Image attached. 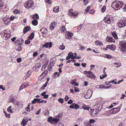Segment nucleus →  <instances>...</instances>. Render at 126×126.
<instances>
[{
  "instance_id": "nucleus-31",
  "label": "nucleus",
  "mask_w": 126,
  "mask_h": 126,
  "mask_svg": "<svg viewBox=\"0 0 126 126\" xmlns=\"http://www.w3.org/2000/svg\"><path fill=\"white\" fill-rule=\"evenodd\" d=\"M32 24L34 26L37 25L38 23V21L34 19L32 21Z\"/></svg>"
},
{
  "instance_id": "nucleus-23",
  "label": "nucleus",
  "mask_w": 126,
  "mask_h": 126,
  "mask_svg": "<svg viewBox=\"0 0 126 126\" xmlns=\"http://www.w3.org/2000/svg\"><path fill=\"white\" fill-rule=\"evenodd\" d=\"M40 32L43 34H46L47 32V30L45 28H42L40 30Z\"/></svg>"
},
{
  "instance_id": "nucleus-11",
  "label": "nucleus",
  "mask_w": 126,
  "mask_h": 126,
  "mask_svg": "<svg viewBox=\"0 0 126 126\" xmlns=\"http://www.w3.org/2000/svg\"><path fill=\"white\" fill-rule=\"evenodd\" d=\"M48 71L47 70L45 71L42 74H41L39 77V80H42L46 76V75L47 74Z\"/></svg>"
},
{
  "instance_id": "nucleus-14",
  "label": "nucleus",
  "mask_w": 126,
  "mask_h": 126,
  "mask_svg": "<svg viewBox=\"0 0 126 126\" xmlns=\"http://www.w3.org/2000/svg\"><path fill=\"white\" fill-rule=\"evenodd\" d=\"M31 72L30 70L28 71L27 73L23 77V79L25 80L29 77L31 74Z\"/></svg>"
},
{
  "instance_id": "nucleus-9",
  "label": "nucleus",
  "mask_w": 126,
  "mask_h": 126,
  "mask_svg": "<svg viewBox=\"0 0 126 126\" xmlns=\"http://www.w3.org/2000/svg\"><path fill=\"white\" fill-rule=\"evenodd\" d=\"M73 10L72 9L69 10L70 12L68 14V15L71 17H73V18H75L78 16V13L77 12L74 13L72 12Z\"/></svg>"
},
{
  "instance_id": "nucleus-55",
  "label": "nucleus",
  "mask_w": 126,
  "mask_h": 126,
  "mask_svg": "<svg viewBox=\"0 0 126 126\" xmlns=\"http://www.w3.org/2000/svg\"><path fill=\"white\" fill-rule=\"evenodd\" d=\"M15 18V17L13 16H11L10 18H9L10 19V21L13 20Z\"/></svg>"
},
{
  "instance_id": "nucleus-63",
  "label": "nucleus",
  "mask_w": 126,
  "mask_h": 126,
  "mask_svg": "<svg viewBox=\"0 0 126 126\" xmlns=\"http://www.w3.org/2000/svg\"><path fill=\"white\" fill-rule=\"evenodd\" d=\"M95 122V121L93 119H91L89 121V122L90 123H94Z\"/></svg>"
},
{
  "instance_id": "nucleus-61",
  "label": "nucleus",
  "mask_w": 126,
  "mask_h": 126,
  "mask_svg": "<svg viewBox=\"0 0 126 126\" xmlns=\"http://www.w3.org/2000/svg\"><path fill=\"white\" fill-rule=\"evenodd\" d=\"M0 89H1L3 91H4L5 89V88L4 87H3V85H2L0 86Z\"/></svg>"
},
{
  "instance_id": "nucleus-28",
  "label": "nucleus",
  "mask_w": 126,
  "mask_h": 126,
  "mask_svg": "<svg viewBox=\"0 0 126 126\" xmlns=\"http://www.w3.org/2000/svg\"><path fill=\"white\" fill-rule=\"evenodd\" d=\"M53 118L52 117L50 116L47 119V121L48 122L50 123L51 124H54V123H53V122L52 121Z\"/></svg>"
},
{
  "instance_id": "nucleus-8",
  "label": "nucleus",
  "mask_w": 126,
  "mask_h": 126,
  "mask_svg": "<svg viewBox=\"0 0 126 126\" xmlns=\"http://www.w3.org/2000/svg\"><path fill=\"white\" fill-rule=\"evenodd\" d=\"M99 111L97 110L91 109L89 112L91 116L93 117L96 116L98 113V112Z\"/></svg>"
},
{
  "instance_id": "nucleus-46",
  "label": "nucleus",
  "mask_w": 126,
  "mask_h": 126,
  "mask_svg": "<svg viewBox=\"0 0 126 126\" xmlns=\"http://www.w3.org/2000/svg\"><path fill=\"white\" fill-rule=\"evenodd\" d=\"M45 1L47 2L49 4H51L52 1L50 0H45Z\"/></svg>"
},
{
  "instance_id": "nucleus-29",
  "label": "nucleus",
  "mask_w": 126,
  "mask_h": 126,
  "mask_svg": "<svg viewBox=\"0 0 126 126\" xmlns=\"http://www.w3.org/2000/svg\"><path fill=\"white\" fill-rule=\"evenodd\" d=\"M59 8L58 6H56L53 9V11L54 12L57 13L59 11Z\"/></svg>"
},
{
  "instance_id": "nucleus-53",
  "label": "nucleus",
  "mask_w": 126,
  "mask_h": 126,
  "mask_svg": "<svg viewBox=\"0 0 126 126\" xmlns=\"http://www.w3.org/2000/svg\"><path fill=\"white\" fill-rule=\"evenodd\" d=\"M22 49V47L21 46H18V48L17 49V50L18 51H20Z\"/></svg>"
},
{
  "instance_id": "nucleus-62",
  "label": "nucleus",
  "mask_w": 126,
  "mask_h": 126,
  "mask_svg": "<svg viewBox=\"0 0 126 126\" xmlns=\"http://www.w3.org/2000/svg\"><path fill=\"white\" fill-rule=\"evenodd\" d=\"M95 26V24H90V27H91V29H92L93 27H94Z\"/></svg>"
},
{
  "instance_id": "nucleus-5",
  "label": "nucleus",
  "mask_w": 126,
  "mask_h": 126,
  "mask_svg": "<svg viewBox=\"0 0 126 126\" xmlns=\"http://www.w3.org/2000/svg\"><path fill=\"white\" fill-rule=\"evenodd\" d=\"M34 4L33 2V1L29 0L27 1L25 4V7L27 9H30L33 6Z\"/></svg>"
},
{
  "instance_id": "nucleus-40",
  "label": "nucleus",
  "mask_w": 126,
  "mask_h": 126,
  "mask_svg": "<svg viewBox=\"0 0 126 126\" xmlns=\"http://www.w3.org/2000/svg\"><path fill=\"white\" fill-rule=\"evenodd\" d=\"M11 107H12L11 106H9L7 109V110L8 111H9L11 113H12L13 111L11 109Z\"/></svg>"
},
{
  "instance_id": "nucleus-17",
  "label": "nucleus",
  "mask_w": 126,
  "mask_h": 126,
  "mask_svg": "<svg viewBox=\"0 0 126 126\" xmlns=\"http://www.w3.org/2000/svg\"><path fill=\"white\" fill-rule=\"evenodd\" d=\"M107 48L113 50H115L116 47L115 46L112 45H108L107 46Z\"/></svg>"
},
{
  "instance_id": "nucleus-26",
  "label": "nucleus",
  "mask_w": 126,
  "mask_h": 126,
  "mask_svg": "<svg viewBox=\"0 0 126 126\" xmlns=\"http://www.w3.org/2000/svg\"><path fill=\"white\" fill-rule=\"evenodd\" d=\"M56 24V22H52L50 24V29L51 30H52L54 29V27L55 26Z\"/></svg>"
},
{
  "instance_id": "nucleus-27",
  "label": "nucleus",
  "mask_w": 126,
  "mask_h": 126,
  "mask_svg": "<svg viewBox=\"0 0 126 126\" xmlns=\"http://www.w3.org/2000/svg\"><path fill=\"white\" fill-rule=\"evenodd\" d=\"M34 36V33L33 32H32L29 36L28 37V39L29 40H32Z\"/></svg>"
},
{
  "instance_id": "nucleus-12",
  "label": "nucleus",
  "mask_w": 126,
  "mask_h": 126,
  "mask_svg": "<svg viewBox=\"0 0 126 126\" xmlns=\"http://www.w3.org/2000/svg\"><path fill=\"white\" fill-rule=\"evenodd\" d=\"M94 107L98 111H100L102 108V105L100 104V103H97L95 105Z\"/></svg>"
},
{
  "instance_id": "nucleus-13",
  "label": "nucleus",
  "mask_w": 126,
  "mask_h": 126,
  "mask_svg": "<svg viewBox=\"0 0 126 126\" xmlns=\"http://www.w3.org/2000/svg\"><path fill=\"white\" fill-rule=\"evenodd\" d=\"M112 21V19L111 18H110L109 17H108L107 16H106L105 17L104 19V21L107 23L108 24H110V23L111 22V21Z\"/></svg>"
},
{
  "instance_id": "nucleus-48",
  "label": "nucleus",
  "mask_w": 126,
  "mask_h": 126,
  "mask_svg": "<svg viewBox=\"0 0 126 126\" xmlns=\"http://www.w3.org/2000/svg\"><path fill=\"white\" fill-rule=\"evenodd\" d=\"M60 49L61 50H63L65 48V46L63 45H60L59 47Z\"/></svg>"
},
{
  "instance_id": "nucleus-35",
  "label": "nucleus",
  "mask_w": 126,
  "mask_h": 126,
  "mask_svg": "<svg viewBox=\"0 0 126 126\" xmlns=\"http://www.w3.org/2000/svg\"><path fill=\"white\" fill-rule=\"evenodd\" d=\"M60 75V74L58 72H55L53 75V77L54 78H56L58 77H59Z\"/></svg>"
},
{
  "instance_id": "nucleus-30",
  "label": "nucleus",
  "mask_w": 126,
  "mask_h": 126,
  "mask_svg": "<svg viewBox=\"0 0 126 126\" xmlns=\"http://www.w3.org/2000/svg\"><path fill=\"white\" fill-rule=\"evenodd\" d=\"M95 43L97 45H100L101 46L103 45V43L99 41L96 40L95 41Z\"/></svg>"
},
{
  "instance_id": "nucleus-3",
  "label": "nucleus",
  "mask_w": 126,
  "mask_h": 126,
  "mask_svg": "<svg viewBox=\"0 0 126 126\" xmlns=\"http://www.w3.org/2000/svg\"><path fill=\"white\" fill-rule=\"evenodd\" d=\"M119 45L121 47V50L123 52H126V41L123 40L120 41Z\"/></svg>"
},
{
  "instance_id": "nucleus-2",
  "label": "nucleus",
  "mask_w": 126,
  "mask_h": 126,
  "mask_svg": "<svg viewBox=\"0 0 126 126\" xmlns=\"http://www.w3.org/2000/svg\"><path fill=\"white\" fill-rule=\"evenodd\" d=\"M83 73L86 74L88 78L94 80L95 79H96V76L92 72L85 71Z\"/></svg>"
},
{
  "instance_id": "nucleus-15",
  "label": "nucleus",
  "mask_w": 126,
  "mask_h": 126,
  "mask_svg": "<svg viewBox=\"0 0 126 126\" xmlns=\"http://www.w3.org/2000/svg\"><path fill=\"white\" fill-rule=\"evenodd\" d=\"M29 85V84L28 83H24L20 87L19 89L21 90L27 87Z\"/></svg>"
},
{
  "instance_id": "nucleus-47",
  "label": "nucleus",
  "mask_w": 126,
  "mask_h": 126,
  "mask_svg": "<svg viewBox=\"0 0 126 126\" xmlns=\"http://www.w3.org/2000/svg\"><path fill=\"white\" fill-rule=\"evenodd\" d=\"M47 84V83H45V84L41 87V89L42 90H44L45 89V88L46 87Z\"/></svg>"
},
{
  "instance_id": "nucleus-34",
  "label": "nucleus",
  "mask_w": 126,
  "mask_h": 126,
  "mask_svg": "<svg viewBox=\"0 0 126 126\" xmlns=\"http://www.w3.org/2000/svg\"><path fill=\"white\" fill-rule=\"evenodd\" d=\"M112 34L115 39H118L117 35L115 32H113L112 33Z\"/></svg>"
},
{
  "instance_id": "nucleus-49",
  "label": "nucleus",
  "mask_w": 126,
  "mask_h": 126,
  "mask_svg": "<svg viewBox=\"0 0 126 126\" xmlns=\"http://www.w3.org/2000/svg\"><path fill=\"white\" fill-rule=\"evenodd\" d=\"M14 12V14H16L20 13L19 11L17 9L15 10Z\"/></svg>"
},
{
  "instance_id": "nucleus-21",
  "label": "nucleus",
  "mask_w": 126,
  "mask_h": 126,
  "mask_svg": "<svg viewBox=\"0 0 126 126\" xmlns=\"http://www.w3.org/2000/svg\"><path fill=\"white\" fill-rule=\"evenodd\" d=\"M9 102H15L16 101L14 96L12 95L9 96Z\"/></svg>"
},
{
  "instance_id": "nucleus-41",
  "label": "nucleus",
  "mask_w": 126,
  "mask_h": 126,
  "mask_svg": "<svg viewBox=\"0 0 126 126\" xmlns=\"http://www.w3.org/2000/svg\"><path fill=\"white\" fill-rule=\"evenodd\" d=\"M82 108L85 110H89L90 108L88 107H87L85 106H83Z\"/></svg>"
},
{
  "instance_id": "nucleus-56",
  "label": "nucleus",
  "mask_w": 126,
  "mask_h": 126,
  "mask_svg": "<svg viewBox=\"0 0 126 126\" xmlns=\"http://www.w3.org/2000/svg\"><path fill=\"white\" fill-rule=\"evenodd\" d=\"M30 43V41L29 40H26L25 42V44H29Z\"/></svg>"
},
{
  "instance_id": "nucleus-59",
  "label": "nucleus",
  "mask_w": 126,
  "mask_h": 126,
  "mask_svg": "<svg viewBox=\"0 0 126 126\" xmlns=\"http://www.w3.org/2000/svg\"><path fill=\"white\" fill-rule=\"evenodd\" d=\"M58 101L60 102H63V99L62 98H59L58 99Z\"/></svg>"
},
{
  "instance_id": "nucleus-54",
  "label": "nucleus",
  "mask_w": 126,
  "mask_h": 126,
  "mask_svg": "<svg viewBox=\"0 0 126 126\" xmlns=\"http://www.w3.org/2000/svg\"><path fill=\"white\" fill-rule=\"evenodd\" d=\"M75 80V79H74V80H72L70 82V83H71L72 85H74L75 83L76 82V80Z\"/></svg>"
},
{
  "instance_id": "nucleus-50",
  "label": "nucleus",
  "mask_w": 126,
  "mask_h": 126,
  "mask_svg": "<svg viewBox=\"0 0 126 126\" xmlns=\"http://www.w3.org/2000/svg\"><path fill=\"white\" fill-rule=\"evenodd\" d=\"M74 91L75 92H78L79 91V88H78L77 87H74Z\"/></svg>"
},
{
  "instance_id": "nucleus-60",
  "label": "nucleus",
  "mask_w": 126,
  "mask_h": 126,
  "mask_svg": "<svg viewBox=\"0 0 126 126\" xmlns=\"http://www.w3.org/2000/svg\"><path fill=\"white\" fill-rule=\"evenodd\" d=\"M17 62L18 63H19L21 61V59L20 58H18L17 59Z\"/></svg>"
},
{
  "instance_id": "nucleus-58",
  "label": "nucleus",
  "mask_w": 126,
  "mask_h": 126,
  "mask_svg": "<svg viewBox=\"0 0 126 126\" xmlns=\"http://www.w3.org/2000/svg\"><path fill=\"white\" fill-rule=\"evenodd\" d=\"M69 97L67 95H66L64 98V99L66 101H67L69 99Z\"/></svg>"
},
{
  "instance_id": "nucleus-42",
  "label": "nucleus",
  "mask_w": 126,
  "mask_h": 126,
  "mask_svg": "<svg viewBox=\"0 0 126 126\" xmlns=\"http://www.w3.org/2000/svg\"><path fill=\"white\" fill-rule=\"evenodd\" d=\"M102 76H100V79H102L103 78H105L107 77V75L106 74H104V75H102Z\"/></svg>"
},
{
  "instance_id": "nucleus-19",
  "label": "nucleus",
  "mask_w": 126,
  "mask_h": 126,
  "mask_svg": "<svg viewBox=\"0 0 126 126\" xmlns=\"http://www.w3.org/2000/svg\"><path fill=\"white\" fill-rule=\"evenodd\" d=\"M49 46V47H51L52 46V43L51 42L49 43H47L45 44L43 46V47H45L46 48L48 47V46Z\"/></svg>"
},
{
  "instance_id": "nucleus-33",
  "label": "nucleus",
  "mask_w": 126,
  "mask_h": 126,
  "mask_svg": "<svg viewBox=\"0 0 126 126\" xmlns=\"http://www.w3.org/2000/svg\"><path fill=\"white\" fill-rule=\"evenodd\" d=\"M40 99L34 98L32 102H40Z\"/></svg>"
},
{
  "instance_id": "nucleus-22",
  "label": "nucleus",
  "mask_w": 126,
  "mask_h": 126,
  "mask_svg": "<svg viewBox=\"0 0 126 126\" xmlns=\"http://www.w3.org/2000/svg\"><path fill=\"white\" fill-rule=\"evenodd\" d=\"M18 44V45H21L24 42V41L22 38H20L19 40L18 39L16 41Z\"/></svg>"
},
{
  "instance_id": "nucleus-25",
  "label": "nucleus",
  "mask_w": 126,
  "mask_h": 126,
  "mask_svg": "<svg viewBox=\"0 0 126 126\" xmlns=\"http://www.w3.org/2000/svg\"><path fill=\"white\" fill-rule=\"evenodd\" d=\"M69 107L71 108L75 109H77L79 108V106L77 104L74 103L72 105H71Z\"/></svg>"
},
{
  "instance_id": "nucleus-51",
  "label": "nucleus",
  "mask_w": 126,
  "mask_h": 126,
  "mask_svg": "<svg viewBox=\"0 0 126 126\" xmlns=\"http://www.w3.org/2000/svg\"><path fill=\"white\" fill-rule=\"evenodd\" d=\"M68 55L71 58L72 56L73 55V54L72 52H71L68 53Z\"/></svg>"
},
{
  "instance_id": "nucleus-32",
  "label": "nucleus",
  "mask_w": 126,
  "mask_h": 126,
  "mask_svg": "<svg viewBox=\"0 0 126 126\" xmlns=\"http://www.w3.org/2000/svg\"><path fill=\"white\" fill-rule=\"evenodd\" d=\"M59 118H57V117L56 116L54 118H53L52 121L55 123L57 122L59 120Z\"/></svg>"
},
{
  "instance_id": "nucleus-10",
  "label": "nucleus",
  "mask_w": 126,
  "mask_h": 126,
  "mask_svg": "<svg viewBox=\"0 0 126 126\" xmlns=\"http://www.w3.org/2000/svg\"><path fill=\"white\" fill-rule=\"evenodd\" d=\"M29 121V118L26 117H24L22 121L21 124L22 126H25L27 124V123Z\"/></svg>"
},
{
  "instance_id": "nucleus-39",
  "label": "nucleus",
  "mask_w": 126,
  "mask_h": 126,
  "mask_svg": "<svg viewBox=\"0 0 126 126\" xmlns=\"http://www.w3.org/2000/svg\"><path fill=\"white\" fill-rule=\"evenodd\" d=\"M114 111L115 112V113H116L118 112L120 110V109L119 108H114Z\"/></svg>"
},
{
  "instance_id": "nucleus-52",
  "label": "nucleus",
  "mask_w": 126,
  "mask_h": 126,
  "mask_svg": "<svg viewBox=\"0 0 126 126\" xmlns=\"http://www.w3.org/2000/svg\"><path fill=\"white\" fill-rule=\"evenodd\" d=\"M39 16L38 14H36L34 16V17H33L32 16V19H33L34 18H36V19H38L39 18Z\"/></svg>"
},
{
  "instance_id": "nucleus-7",
  "label": "nucleus",
  "mask_w": 126,
  "mask_h": 126,
  "mask_svg": "<svg viewBox=\"0 0 126 126\" xmlns=\"http://www.w3.org/2000/svg\"><path fill=\"white\" fill-rule=\"evenodd\" d=\"M93 93V91L91 90H88L86 94L85 95L84 97L86 99H89Z\"/></svg>"
},
{
  "instance_id": "nucleus-4",
  "label": "nucleus",
  "mask_w": 126,
  "mask_h": 126,
  "mask_svg": "<svg viewBox=\"0 0 126 126\" xmlns=\"http://www.w3.org/2000/svg\"><path fill=\"white\" fill-rule=\"evenodd\" d=\"M118 26L120 28L125 27L126 25V20L123 19L118 20L117 22Z\"/></svg>"
},
{
  "instance_id": "nucleus-37",
  "label": "nucleus",
  "mask_w": 126,
  "mask_h": 126,
  "mask_svg": "<svg viewBox=\"0 0 126 126\" xmlns=\"http://www.w3.org/2000/svg\"><path fill=\"white\" fill-rule=\"evenodd\" d=\"M113 63L115 65H116L117 68H118L120 67L121 65V63H119L115 62Z\"/></svg>"
},
{
  "instance_id": "nucleus-6",
  "label": "nucleus",
  "mask_w": 126,
  "mask_h": 126,
  "mask_svg": "<svg viewBox=\"0 0 126 126\" xmlns=\"http://www.w3.org/2000/svg\"><path fill=\"white\" fill-rule=\"evenodd\" d=\"M2 37L4 39L7 40L9 38L10 36V33H7V32L3 31L1 32L0 33Z\"/></svg>"
},
{
  "instance_id": "nucleus-64",
  "label": "nucleus",
  "mask_w": 126,
  "mask_h": 126,
  "mask_svg": "<svg viewBox=\"0 0 126 126\" xmlns=\"http://www.w3.org/2000/svg\"><path fill=\"white\" fill-rule=\"evenodd\" d=\"M81 66L83 67H85L86 66V64L85 63H82L81 64Z\"/></svg>"
},
{
  "instance_id": "nucleus-38",
  "label": "nucleus",
  "mask_w": 126,
  "mask_h": 126,
  "mask_svg": "<svg viewBox=\"0 0 126 126\" xmlns=\"http://www.w3.org/2000/svg\"><path fill=\"white\" fill-rule=\"evenodd\" d=\"M41 66V64L40 63H38L36 64L35 66V67L36 69L39 68Z\"/></svg>"
},
{
  "instance_id": "nucleus-24",
  "label": "nucleus",
  "mask_w": 126,
  "mask_h": 126,
  "mask_svg": "<svg viewBox=\"0 0 126 126\" xmlns=\"http://www.w3.org/2000/svg\"><path fill=\"white\" fill-rule=\"evenodd\" d=\"M30 29L31 28L30 26H28L25 27L24 29L23 33L25 34L27 32L30 30Z\"/></svg>"
},
{
  "instance_id": "nucleus-57",
  "label": "nucleus",
  "mask_w": 126,
  "mask_h": 126,
  "mask_svg": "<svg viewBox=\"0 0 126 126\" xmlns=\"http://www.w3.org/2000/svg\"><path fill=\"white\" fill-rule=\"evenodd\" d=\"M63 113H59L56 116L58 118H59V117H61L63 115Z\"/></svg>"
},
{
  "instance_id": "nucleus-43",
  "label": "nucleus",
  "mask_w": 126,
  "mask_h": 126,
  "mask_svg": "<svg viewBox=\"0 0 126 126\" xmlns=\"http://www.w3.org/2000/svg\"><path fill=\"white\" fill-rule=\"evenodd\" d=\"M89 13L91 14H93L95 13V11L93 9H91L89 10Z\"/></svg>"
},
{
  "instance_id": "nucleus-18",
  "label": "nucleus",
  "mask_w": 126,
  "mask_h": 126,
  "mask_svg": "<svg viewBox=\"0 0 126 126\" xmlns=\"http://www.w3.org/2000/svg\"><path fill=\"white\" fill-rule=\"evenodd\" d=\"M73 34L70 32H68L66 34L65 36V37L68 39H71V37L72 36Z\"/></svg>"
},
{
  "instance_id": "nucleus-1",
  "label": "nucleus",
  "mask_w": 126,
  "mask_h": 126,
  "mask_svg": "<svg viewBox=\"0 0 126 126\" xmlns=\"http://www.w3.org/2000/svg\"><path fill=\"white\" fill-rule=\"evenodd\" d=\"M123 4V3L122 1H116L112 3L111 6L114 9H115V8L120 9L122 7Z\"/></svg>"
},
{
  "instance_id": "nucleus-44",
  "label": "nucleus",
  "mask_w": 126,
  "mask_h": 126,
  "mask_svg": "<svg viewBox=\"0 0 126 126\" xmlns=\"http://www.w3.org/2000/svg\"><path fill=\"white\" fill-rule=\"evenodd\" d=\"M106 9V6H104L101 9L102 12H104Z\"/></svg>"
},
{
  "instance_id": "nucleus-45",
  "label": "nucleus",
  "mask_w": 126,
  "mask_h": 126,
  "mask_svg": "<svg viewBox=\"0 0 126 126\" xmlns=\"http://www.w3.org/2000/svg\"><path fill=\"white\" fill-rule=\"evenodd\" d=\"M110 112L111 114H115V111H114V108H113L110 110Z\"/></svg>"
},
{
  "instance_id": "nucleus-36",
  "label": "nucleus",
  "mask_w": 126,
  "mask_h": 126,
  "mask_svg": "<svg viewBox=\"0 0 126 126\" xmlns=\"http://www.w3.org/2000/svg\"><path fill=\"white\" fill-rule=\"evenodd\" d=\"M61 30L63 32H65L66 31V30L65 26H62L61 28Z\"/></svg>"
},
{
  "instance_id": "nucleus-16",
  "label": "nucleus",
  "mask_w": 126,
  "mask_h": 126,
  "mask_svg": "<svg viewBox=\"0 0 126 126\" xmlns=\"http://www.w3.org/2000/svg\"><path fill=\"white\" fill-rule=\"evenodd\" d=\"M106 41L109 42H114L115 41V40L112 37L107 36L106 39Z\"/></svg>"
},
{
  "instance_id": "nucleus-20",
  "label": "nucleus",
  "mask_w": 126,
  "mask_h": 126,
  "mask_svg": "<svg viewBox=\"0 0 126 126\" xmlns=\"http://www.w3.org/2000/svg\"><path fill=\"white\" fill-rule=\"evenodd\" d=\"M3 20L4 23L6 25H8L10 23V19L8 17H6V18H4Z\"/></svg>"
}]
</instances>
